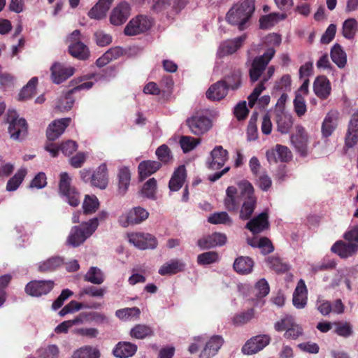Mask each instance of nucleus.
Wrapping results in <instances>:
<instances>
[{"instance_id": "f257e3e1", "label": "nucleus", "mask_w": 358, "mask_h": 358, "mask_svg": "<svg viewBox=\"0 0 358 358\" xmlns=\"http://www.w3.org/2000/svg\"><path fill=\"white\" fill-rule=\"evenodd\" d=\"M257 198L252 185L248 180L238 183V187L229 186L226 190L224 205L229 212L237 213L242 220H250L256 208Z\"/></svg>"}, {"instance_id": "f03ea898", "label": "nucleus", "mask_w": 358, "mask_h": 358, "mask_svg": "<svg viewBox=\"0 0 358 358\" xmlns=\"http://www.w3.org/2000/svg\"><path fill=\"white\" fill-rule=\"evenodd\" d=\"M255 10V0H243L234 3L226 15V20L243 31L250 25Z\"/></svg>"}, {"instance_id": "7ed1b4c3", "label": "nucleus", "mask_w": 358, "mask_h": 358, "mask_svg": "<svg viewBox=\"0 0 358 358\" xmlns=\"http://www.w3.org/2000/svg\"><path fill=\"white\" fill-rule=\"evenodd\" d=\"M98 223L96 219H91L83 222L80 226H75L71 229L68 237L67 243L73 247H78L82 244L96 231Z\"/></svg>"}, {"instance_id": "20e7f679", "label": "nucleus", "mask_w": 358, "mask_h": 358, "mask_svg": "<svg viewBox=\"0 0 358 358\" xmlns=\"http://www.w3.org/2000/svg\"><path fill=\"white\" fill-rule=\"evenodd\" d=\"M275 53V49L270 48H268L262 55L256 57L253 59L249 70L250 78L252 83L257 81L260 78L269 62L274 57Z\"/></svg>"}, {"instance_id": "39448f33", "label": "nucleus", "mask_w": 358, "mask_h": 358, "mask_svg": "<svg viewBox=\"0 0 358 358\" xmlns=\"http://www.w3.org/2000/svg\"><path fill=\"white\" fill-rule=\"evenodd\" d=\"M7 121L9 122L8 132L10 138L22 140L27 134V123L24 118H18L15 110H9Z\"/></svg>"}, {"instance_id": "423d86ee", "label": "nucleus", "mask_w": 358, "mask_h": 358, "mask_svg": "<svg viewBox=\"0 0 358 358\" xmlns=\"http://www.w3.org/2000/svg\"><path fill=\"white\" fill-rule=\"evenodd\" d=\"M71 179L66 172L60 174L59 190V193L66 197L68 203L72 206H78L80 203V194L77 189L71 185Z\"/></svg>"}, {"instance_id": "0eeeda50", "label": "nucleus", "mask_w": 358, "mask_h": 358, "mask_svg": "<svg viewBox=\"0 0 358 358\" xmlns=\"http://www.w3.org/2000/svg\"><path fill=\"white\" fill-rule=\"evenodd\" d=\"M128 239L130 243L140 250H153L158 245L157 238L149 233H131L128 234Z\"/></svg>"}, {"instance_id": "6e6552de", "label": "nucleus", "mask_w": 358, "mask_h": 358, "mask_svg": "<svg viewBox=\"0 0 358 358\" xmlns=\"http://www.w3.org/2000/svg\"><path fill=\"white\" fill-rule=\"evenodd\" d=\"M152 24L150 17L145 15H138L131 19L124 28V33L127 36H136L148 30Z\"/></svg>"}, {"instance_id": "1a4fd4ad", "label": "nucleus", "mask_w": 358, "mask_h": 358, "mask_svg": "<svg viewBox=\"0 0 358 358\" xmlns=\"http://www.w3.org/2000/svg\"><path fill=\"white\" fill-rule=\"evenodd\" d=\"M186 124L192 134L201 136L206 133L212 127L211 120L203 115H193L186 120Z\"/></svg>"}, {"instance_id": "9d476101", "label": "nucleus", "mask_w": 358, "mask_h": 358, "mask_svg": "<svg viewBox=\"0 0 358 358\" xmlns=\"http://www.w3.org/2000/svg\"><path fill=\"white\" fill-rule=\"evenodd\" d=\"M149 213L143 208L140 206L134 207L130 210L125 215L120 217L119 222L123 227H127L129 224H138L148 219Z\"/></svg>"}, {"instance_id": "9b49d317", "label": "nucleus", "mask_w": 358, "mask_h": 358, "mask_svg": "<svg viewBox=\"0 0 358 358\" xmlns=\"http://www.w3.org/2000/svg\"><path fill=\"white\" fill-rule=\"evenodd\" d=\"M54 285L52 280H32L27 284L24 291L28 295L38 297L48 294Z\"/></svg>"}, {"instance_id": "f8f14e48", "label": "nucleus", "mask_w": 358, "mask_h": 358, "mask_svg": "<svg viewBox=\"0 0 358 358\" xmlns=\"http://www.w3.org/2000/svg\"><path fill=\"white\" fill-rule=\"evenodd\" d=\"M94 85L93 82L89 81L79 84L73 89L69 90L66 94L60 98L57 105V108L60 111H68L71 110L74 104L75 100L73 94L83 90H89Z\"/></svg>"}, {"instance_id": "ddd939ff", "label": "nucleus", "mask_w": 358, "mask_h": 358, "mask_svg": "<svg viewBox=\"0 0 358 358\" xmlns=\"http://www.w3.org/2000/svg\"><path fill=\"white\" fill-rule=\"evenodd\" d=\"M50 71L52 83L60 84L74 74L75 69L59 62H55L50 68Z\"/></svg>"}, {"instance_id": "4468645a", "label": "nucleus", "mask_w": 358, "mask_h": 358, "mask_svg": "<svg viewBox=\"0 0 358 358\" xmlns=\"http://www.w3.org/2000/svg\"><path fill=\"white\" fill-rule=\"evenodd\" d=\"M267 160L269 163L288 162L292 158V152L285 145L277 144L273 148L268 150L266 153Z\"/></svg>"}, {"instance_id": "2eb2a0df", "label": "nucleus", "mask_w": 358, "mask_h": 358, "mask_svg": "<svg viewBox=\"0 0 358 358\" xmlns=\"http://www.w3.org/2000/svg\"><path fill=\"white\" fill-rule=\"evenodd\" d=\"M270 343V337L267 335L256 336L246 342L242 348L245 355H252L264 349Z\"/></svg>"}, {"instance_id": "dca6fc26", "label": "nucleus", "mask_w": 358, "mask_h": 358, "mask_svg": "<svg viewBox=\"0 0 358 358\" xmlns=\"http://www.w3.org/2000/svg\"><path fill=\"white\" fill-rule=\"evenodd\" d=\"M71 118L65 117L54 120L47 128L46 136L49 141H55L58 138L71 124Z\"/></svg>"}, {"instance_id": "f3484780", "label": "nucleus", "mask_w": 358, "mask_h": 358, "mask_svg": "<svg viewBox=\"0 0 358 358\" xmlns=\"http://www.w3.org/2000/svg\"><path fill=\"white\" fill-rule=\"evenodd\" d=\"M131 8L128 3L120 2L113 8L110 16L112 24L119 26L124 24L130 15Z\"/></svg>"}, {"instance_id": "a211bd4d", "label": "nucleus", "mask_w": 358, "mask_h": 358, "mask_svg": "<svg viewBox=\"0 0 358 358\" xmlns=\"http://www.w3.org/2000/svg\"><path fill=\"white\" fill-rule=\"evenodd\" d=\"M358 141V109H357L350 118L348 131L345 137V147L350 148L355 146Z\"/></svg>"}, {"instance_id": "6ab92c4d", "label": "nucleus", "mask_w": 358, "mask_h": 358, "mask_svg": "<svg viewBox=\"0 0 358 358\" xmlns=\"http://www.w3.org/2000/svg\"><path fill=\"white\" fill-rule=\"evenodd\" d=\"M269 226L268 213L266 212H262L257 216L250 219L246 224L245 228L250 230L253 234H257L268 229Z\"/></svg>"}, {"instance_id": "aec40b11", "label": "nucleus", "mask_w": 358, "mask_h": 358, "mask_svg": "<svg viewBox=\"0 0 358 358\" xmlns=\"http://www.w3.org/2000/svg\"><path fill=\"white\" fill-rule=\"evenodd\" d=\"M227 236L224 234L215 232L199 239L197 245L201 249H210L217 246L224 245L227 242Z\"/></svg>"}, {"instance_id": "412c9836", "label": "nucleus", "mask_w": 358, "mask_h": 358, "mask_svg": "<svg viewBox=\"0 0 358 358\" xmlns=\"http://www.w3.org/2000/svg\"><path fill=\"white\" fill-rule=\"evenodd\" d=\"M210 159L208 168L212 170L220 169L228 159V151L222 146L217 145L210 152Z\"/></svg>"}, {"instance_id": "4be33fe9", "label": "nucleus", "mask_w": 358, "mask_h": 358, "mask_svg": "<svg viewBox=\"0 0 358 358\" xmlns=\"http://www.w3.org/2000/svg\"><path fill=\"white\" fill-rule=\"evenodd\" d=\"M291 142L294 145L296 151L303 157L308 154V136L305 129L302 127H299L297 132L291 136Z\"/></svg>"}, {"instance_id": "5701e85b", "label": "nucleus", "mask_w": 358, "mask_h": 358, "mask_svg": "<svg viewBox=\"0 0 358 358\" xmlns=\"http://www.w3.org/2000/svg\"><path fill=\"white\" fill-rule=\"evenodd\" d=\"M308 290L305 281L300 279L293 293V305L298 309L303 308L307 303Z\"/></svg>"}, {"instance_id": "b1692460", "label": "nucleus", "mask_w": 358, "mask_h": 358, "mask_svg": "<svg viewBox=\"0 0 358 358\" xmlns=\"http://www.w3.org/2000/svg\"><path fill=\"white\" fill-rule=\"evenodd\" d=\"M315 94L321 99H327L331 91V83L324 76H320L315 78L313 83Z\"/></svg>"}, {"instance_id": "393cba45", "label": "nucleus", "mask_w": 358, "mask_h": 358, "mask_svg": "<svg viewBox=\"0 0 358 358\" xmlns=\"http://www.w3.org/2000/svg\"><path fill=\"white\" fill-rule=\"evenodd\" d=\"M339 117V113L337 110H330L326 115L322 124V136L327 138L330 136L337 127V122Z\"/></svg>"}, {"instance_id": "a878e982", "label": "nucleus", "mask_w": 358, "mask_h": 358, "mask_svg": "<svg viewBox=\"0 0 358 358\" xmlns=\"http://www.w3.org/2000/svg\"><path fill=\"white\" fill-rule=\"evenodd\" d=\"M228 91L226 85L220 80L210 86L206 95L211 101H220L227 95Z\"/></svg>"}, {"instance_id": "bb28decb", "label": "nucleus", "mask_w": 358, "mask_h": 358, "mask_svg": "<svg viewBox=\"0 0 358 358\" xmlns=\"http://www.w3.org/2000/svg\"><path fill=\"white\" fill-rule=\"evenodd\" d=\"M222 344L223 339L220 336H213L201 352L199 358H210L215 356Z\"/></svg>"}, {"instance_id": "cd10ccee", "label": "nucleus", "mask_w": 358, "mask_h": 358, "mask_svg": "<svg viewBox=\"0 0 358 358\" xmlns=\"http://www.w3.org/2000/svg\"><path fill=\"white\" fill-rule=\"evenodd\" d=\"M331 250L337 254L341 258H348L352 256L357 250V246L353 245L349 242L343 241H336L331 247Z\"/></svg>"}, {"instance_id": "c85d7f7f", "label": "nucleus", "mask_w": 358, "mask_h": 358, "mask_svg": "<svg viewBox=\"0 0 358 358\" xmlns=\"http://www.w3.org/2000/svg\"><path fill=\"white\" fill-rule=\"evenodd\" d=\"M108 169L106 164H101L92 175V185L104 189L108 185Z\"/></svg>"}, {"instance_id": "c756f323", "label": "nucleus", "mask_w": 358, "mask_h": 358, "mask_svg": "<svg viewBox=\"0 0 358 358\" xmlns=\"http://www.w3.org/2000/svg\"><path fill=\"white\" fill-rule=\"evenodd\" d=\"M137 345L130 342H119L113 350V354L117 358L132 357L137 351Z\"/></svg>"}, {"instance_id": "7c9ffc66", "label": "nucleus", "mask_w": 358, "mask_h": 358, "mask_svg": "<svg viewBox=\"0 0 358 358\" xmlns=\"http://www.w3.org/2000/svg\"><path fill=\"white\" fill-rule=\"evenodd\" d=\"M69 54L74 58L85 61L89 59L90 52L88 47L81 41L70 43L68 47Z\"/></svg>"}, {"instance_id": "2f4dec72", "label": "nucleus", "mask_w": 358, "mask_h": 358, "mask_svg": "<svg viewBox=\"0 0 358 358\" xmlns=\"http://www.w3.org/2000/svg\"><path fill=\"white\" fill-rule=\"evenodd\" d=\"M185 264L181 260L175 259L164 264L159 269L161 275H172L184 271Z\"/></svg>"}, {"instance_id": "473e14b6", "label": "nucleus", "mask_w": 358, "mask_h": 358, "mask_svg": "<svg viewBox=\"0 0 358 358\" xmlns=\"http://www.w3.org/2000/svg\"><path fill=\"white\" fill-rule=\"evenodd\" d=\"M186 178V169L184 165L178 166L173 172L169 182L171 191H178L183 185Z\"/></svg>"}, {"instance_id": "72a5a7b5", "label": "nucleus", "mask_w": 358, "mask_h": 358, "mask_svg": "<svg viewBox=\"0 0 358 358\" xmlns=\"http://www.w3.org/2000/svg\"><path fill=\"white\" fill-rule=\"evenodd\" d=\"M113 0H99L88 12L91 19L101 20L106 15Z\"/></svg>"}, {"instance_id": "f704fd0d", "label": "nucleus", "mask_w": 358, "mask_h": 358, "mask_svg": "<svg viewBox=\"0 0 358 358\" xmlns=\"http://www.w3.org/2000/svg\"><path fill=\"white\" fill-rule=\"evenodd\" d=\"M254 266L253 260L248 257L241 256L237 257L234 262V271L242 275H246L252 271V268Z\"/></svg>"}, {"instance_id": "c9c22d12", "label": "nucleus", "mask_w": 358, "mask_h": 358, "mask_svg": "<svg viewBox=\"0 0 358 358\" xmlns=\"http://www.w3.org/2000/svg\"><path fill=\"white\" fill-rule=\"evenodd\" d=\"M162 166L159 162L146 160L141 162L138 166V173L141 179H144L157 171Z\"/></svg>"}, {"instance_id": "e433bc0d", "label": "nucleus", "mask_w": 358, "mask_h": 358, "mask_svg": "<svg viewBox=\"0 0 358 358\" xmlns=\"http://www.w3.org/2000/svg\"><path fill=\"white\" fill-rule=\"evenodd\" d=\"M286 17L285 14H279L278 13H271L262 15L259 20V29L262 30L269 29L275 26L280 20H285Z\"/></svg>"}, {"instance_id": "4c0bfd02", "label": "nucleus", "mask_w": 358, "mask_h": 358, "mask_svg": "<svg viewBox=\"0 0 358 358\" xmlns=\"http://www.w3.org/2000/svg\"><path fill=\"white\" fill-rule=\"evenodd\" d=\"M221 80L224 82L229 90H236L241 85V72L238 69L232 70Z\"/></svg>"}, {"instance_id": "58836bf2", "label": "nucleus", "mask_w": 358, "mask_h": 358, "mask_svg": "<svg viewBox=\"0 0 358 358\" xmlns=\"http://www.w3.org/2000/svg\"><path fill=\"white\" fill-rule=\"evenodd\" d=\"M63 264V258L58 256L52 257L40 263L38 265V271L41 273L52 272L61 266Z\"/></svg>"}, {"instance_id": "ea45409f", "label": "nucleus", "mask_w": 358, "mask_h": 358, "mask_svg": "<svg viewBox=\"0 0 358 358\" xmlns=\"http://www.w3.org/2000/svg\"><path fill=\"white\" fill-rule=\"evenodd\" d=\"M269 268L278 273H284L289 270V266L277 255L269 256L265 260Z\"/></svg>"}, {"instance_id": "a19ab883", "label": "nucleus", "mask_w": 358, "mask_h": 358, "mask_svg": "<svg viewBox=\"0 0 358 358\" xmlns=\"http://www.w3.org/2000/svg\"><path fill=\"white\" fill-rule=\"evenodd\" d=\"M246 39V36L242 35L233 40L227 41L222 45V50L226 55H231L236 52L243 45Z\"/></svg>"}, {"instance_id": "79ce46f5", "label": "nucleus", "mask_w": 358, "mask_h": 358, "mask_svg": "<svg viewBox=\"0 0 358 358\" xmlns=\"http://www.w3.org/2000/svg\"><path fill=\"white\" fill-rule=\"evenodd\" d=\"M248 244L252 247L259 248L264 255L270 254L274 250L272 242L267 237H261L259 240H249Z\"/></svg>"}, {"instance_id": "37998d69", "label": "nucleus", "mask_w": 358, "mask_h": 358, "mask_svg": "<svg viewBox=\"0 0 358 358\" xmlns=\"http://www.w3.org/2000/svg\"><path fill=\"white\" fill-rule=\"evenodd\" d=\"M331 58L339 68H343L347 62V57L341 46L336 43L331 50Z\"/></svg>"}, {"instance_id": "c03bdc74", "label": "nucleus", "mask_w": 358, "mask_h": 358, "mask_svg": "<svg viewBox=\"0 0 358 358\" xmlns=\"http://www.w3.org/2000/svg\"><path fill=\"white\" fill-rule=\"evenodd\" d=\"M130 336L136 339H144L154 334L152 329L145 324H136L130 331Z\"/></svg>"}, {"instance_id": "a18cd8bd", "label": "nucleus", "mask_w": 358, "mask_h": 358, "mask_svg": "<svg viewBox=\"0 0 358 358\" xmlns=\"http://www.w3.org/2000/svg\"><path fill=\"white\" fill-rule=\"evenodd\" d=\"M105 278L100 268L92 266L84 275V280L94 285H101L104 282Z\"/></svg>"}, {"instance_id": "49530a36", "label": "nucleus", "mask_w": 358, "mask_h": 358, "mask_svg": "<svg viewBox=\"0 0 358 358\" xmlns=\"http://www.w3.org/2000/svg\"><path fill=\"white\" fill-rule=\"evenodd\" d=\"M38 83V78L33 77L27 83V84L23 87L19 93L20 101H26L31 99L36 94V87Z\"/></svg>"}, {"instance_id": "de8ad7c7", "label": "nucleus", "mask_w": 358, "mask_h": 358, "mask_svg": "<svg viewBox=\"0 0 358 358\" xmlns=\"http://www.w3.org/2000/svg\"><path fill=\"white\" fill-rule=\"evenodd\" d=\"M255 317L254 308H249L245 311L238 313L232 317V324L240 327L249 322Z\"/></svg>"}, {"instance_id": "09e8293b", "label": "nucleus", "mask_w": 358, "mask_h": 358, "mask_svg": "<svg viewBox=\"0 0 358 358\" xmlns=\"http://www.w3.org/2000/svg\"><path fill=\"white\" fill-rule=\"evenodd\" d=\"M118 189L120 194H124L127 192L131 180V173L128 168H121L118 173Z\"/></svg>"}, {"instance_id": "8fccbe9b", "label": "nucleus", "mask_w": 358, "mask_h": 358, "mask_svg": "<svg viewBox=\"0 0 358 358\" xmlns=\"http://www.w3.org/2000/svg\"><path fill=\"white\" fill-rule=\"evenodd\" d=\"M334 333L339 336L348 338L353 334L352 325L349 322H334Z\"/></svg>"}, {"instance_id": "3c124183", "label": "nucleus", "mask_w": 358, "mask_h": 358, "mask_svg": "<svg viewBox=\"0 0 358 358\" xmlns=\"http://www.w3.org/2000/svg\"><path fill=\"white\" fill-rule=\"evenodd\" d=\"M358 29V23L355 18L347 19L343 24V35L348 39H352Z\"/></svg>"}, {"instance_id": "603ef678", "label": "nucleus", "mask_w": 358, "mask_h": 358, "mask_svg": "<svg viewBox=\"0 0 358 358\" xmlns=\"http://www.w3.org/2000/svg\"><path fill=\"white\" fill-rule=\"evenodd\" d=\"M99 207V201L96 196L86 195L83 203V213L85 215L95 213Z\"/></svg>"}, {"instance_id": "864d4df0", "label": "nucleus", "mask_w": 358, "mask_h": 358, "mask_svg": "<svg viewBox=\"0 0 358 358\" xmlns=\"http://www.w3.org/2000/svg\"><path fill=\"white\" fill-rule=\"evenodd\" d=\"M26 173L27 172L24 169H19L17 173L8 180L6 184V190L9 192L16 190L22 182Z\"/></svg>"}, {"instance_id": "5fc2aeb1", "label": "nucleus", "mask_w": 358, "mask_h": 358, "mask_svg": "<svg viewBox=\"0 0 358 358\" xmlns=\"http://www.w3.org/2000/svg\"><path fill=\"white\" fill-rule=\"evenodd\" d=\"M99 350L91 346H85L77 350L73 355V358H99Z\"/></svg>"}, {"instance_id": "6e6d98bb", "label": "nucleus", "mask_w": 358, "mask_h": 358, "mask_svg": "<svg viewBox=\"0 0 358 358\" xmlns=\"http://www.w3.org/2000/svg\"><path fill=\"white\" fill-rule=\"evenodd\" d=\"M157 190V180L154 178H150L143 186L141 194L143 196L155 200Z\"/></svg>"}, {"instance_id": "4d7b16f0", "label": "nucleus", "mask_w": 358, "mask_h": 358, "mask_svg": "<svg viewBox=\"0 0 358 358\" xmlns=\"http://www.w3.org/2000/svg\"><path fill=\"white\" fill-rule=\"evenodd\" d=\"M278 131L281 134H287L293 125V119L291 115H280L277 119Z\"/></svg>"}, {"instance_id": "13d9d810", "label": "nucleus", "mask_w": 358, "mask_h": 358, "mask_svg": "<svg viewBox=\"0 0 358 358\" xmlns=\"http://www.w3.org/2000/svg\"><path fill=\"white\" fill-rule=\"evenodd\" d=\"M219 259V254L217 252L208 251L198 255L197 263L199 265H208L217 262Z\"/></svg>"}, {"instance_id": "bf43d9fd", "label": "nucleus", "mask_w": 358, "mask_h": 358, "mask_svg": "<svg viewBox=\"0 0 358 358\" xmlns=\"http://www.w3.org/2000/svg\"><path fill=\"white\" fill-rule=\"evenodd\" d=\"M208 221L213 224H231L232 220L227 212L215 213L208 217Z\"/></svg>"}, {"instance_id": "052dcab7", "label": "nucleus", "mask_w": 358, "mask_h": 358, "mask_svg": "<svg viewBox=\"0 0 358 358\" xmlns=\"http://www.w3.org/2000/svg\"><path fill=\"white\" fill-rule=\"evenodd\" d=\"M155 153L158 159L164 164H169L173 161L171 151L168 145L165 144L157 148Z\"/></svg>"}, {"instance_id": "680f3d73", "label": "nucleus", "mask_w": 358, "mask_h": 358, "mask_svg": "<svg viewBox=\"0 0 358 358\" xmlns=\"http://www.w3.org/2000/svg\"><path fill=\"white\" fill-rule=\"evenodd\" d=\"M140 314V309L137 307L122 308L115 312V315L122 320H127L131 317L138 318Z\"/></svg>"}, {"instance_id": "e2e57ef3", "label": "nucleus", "mask_w": 358, "mask_h": 358, "mask_svg": "<svg viewBox=\"0 0 358 358\" xmlns=\"http://www.w3.org/2000/svg\"><path fill=\"white\" fill-rule=\"evenodd\" d=\"M179 143L182 151L187 153L192 150L200 143V140L188 136H182Z\"/></svg>"}, {"instance_id": "0e129e2a", "label": "nucleus", "mask_w": 358, "mask_h": 358, "mask_svg": "<svg viewBox=\"0 0 358 358\" xmlns=\"http://www.w3.org/2000/svg\"><path fill=\"white\" fill-rule=\"evenodd\" d=\"M106 292L103 288H97L94 286H87L83 288L79 292V296L83 297L85 295H89L92 297H103Z\"/></svg>"}, {"instance_id": "69168bd1", "label": "nucleus", "mask_w": 358, "mask_h": 358, "mask_svg": "<svg viewBox=\"0 0 358 358\" xmlns=\"http://www.w3.org/2000/svg\"><path fill=\"white\" fill-rule=\"evenodd\" d=\"M294 107L296 115L301 117L306 113L307 108L304 98L300 95L296 94L294 99Z\"/></svg>"}, {"instance_id": "338daca9", "label": "nucleus", "mask_w": 358, "mask_h": 358, "mask_svg": "<svg viewBox=\"0 0 358 358\" xmlns=\"http://www.w3.org/2000/svg\"><path fill=\"white\" fill-rule=\"evenodd\" d=\"M59 350L56 345H49L40 350L41 358H59Z\"/></svg>"}, {"instance_id": "774afa93", "label": "nucleus", "mask_w": 358, "mask_h": 358, "mask_svg": "<svg viewBox=\"0 0 358 358\" xmlns=\"http://www.w3.org/2000/svg\"><path fill=\"white\" fill-rule=\"evenodd\" d=\"M249 113V110L246 105V101L239 102L234 108V114L238 120H245Z\"/></svg>"}]
</instances>
